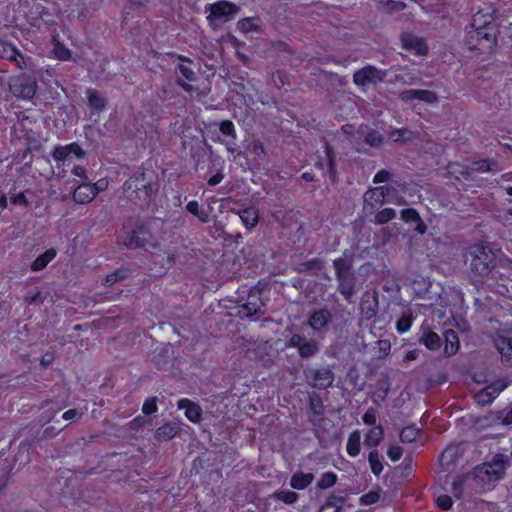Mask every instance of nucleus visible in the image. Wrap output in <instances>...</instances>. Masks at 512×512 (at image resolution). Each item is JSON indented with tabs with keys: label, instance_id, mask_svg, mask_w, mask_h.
Segmentation results:
<instances>
[{
	"label": "nucleus",
	"instance_id": "nucleus-1",
	"mask_svg": "<svg viewBox=\"0 0 512 512\" xmlns=\"http://www.w3.org/2000/svg\"><path fill=\"white\" fill-rule=\"evenodd\" d=\"M230 289L234 292L227 295L226 299L234 305L226 306L227 315L258 319L265 314V302L259 288L248 285L237 287L234 282H230Z\"/></svg>",
	"mask_w": 512,
	"mask_h": 512
},
{
	"label": "nucleus",
	"instance_id": "nucleus-2",
	"mask_svg": "<svg viewBox=\"0 0 512 512\" xmlns=\"http://www.w3.org/2000/svg\"><path fill=\"white\" fill-rule=\"evenodd\" d=\"M495 254L484 244H474L468 247L466 261L469 262L472 272L479 276H487L496 266Z\"/></svg>",
	"mask_w": 512,
	"mask_h": 512
},
{
	"label": "nucleus",
	"instance_id": "nucleus-3",
	"mask_svg": "<svg viewBox=\"0 0 512 512\" xmlns=\"http://www.w3.org/2000/svg\"><path fill=\"white\" fill-rule=\"evenodd\" d=\"M333 266L338 281L337 290L347 301H350L356 287V275L352 260L342 256L333 261Z\"/></svg>",
	"mask_w": 512,
	"mask_h": 512
},
{
	"label": "nucleus",
	"instance_id": "nucleus-4",
	"mask_svg": "<svg viewBox=\"0 0 512 512\" xmlns=\"http://www.w3.org/2000/svg\"><path fill=\"white\" fill-rule=\"evenodd\" d=\"M509 461L507 456L496 454L491 461L478 465L474 469V476L482 484H490L504 477Z\"/></svg>",
	"mask_w": 512,
	"mask_h": 512
},
{
	"label": "nucleus",
	"instance_id": "nucleus-5",
	"mask_svg": "<svg viewBox=\"0 0 512 512\" xmlns=\"http://www.w3.org/2000/svg\"><path fill=\"white\" fill-rule=\"evenodd\" d=\"M226 212L229 213L228 218L231 221L240 219L244 226L250 230L255 227L259 221L258 212L253 207H244L236 202L226 198Z\"/></svg>",
	"mask_w": 512,
	"mask_h": 512
},
{
	"label": "nucleus",
	"instance_id": "nucleus-6",
	"mask_svg": "<svg viewBox=\"0 0 512 512\" xmlns=\"http://www.w3.org/2000/svg\"><path fill=\"white\" fill-rule=\"evenodd\" d=\"M496 26H489L480 29H471L467 32L470 48L491 49L496 45Z\"/></svg>",
	"mask_w": 512,
	"mask_h": 512
},
{
	"label": "nucleus",
	"instance_id": "nucleus-7",
	"mask_svg": "<svg viewBox=\"0 0 512 512\" xmlns=\"http://www.w3.org/2000/svg\"><path fill=\"white\" fill-rule=\"evenodd\" d=\"M286 348H296L301 358L308 359L320 352V343L316 339H307L301 334H293L286 343Z\"/></svg>",
	"mask_w": 512,
	"mask_h": 512
},
{
	"label": "nucleus",
	"instance_id": "nucleus-8",
	"mask_svg": "<svg viewBox=\"0 0 512 512\" xmlns=\"http://www.w3.org/2000/svg\"><path fill=\"white\" fill-rule=\"evenodd\" d=\"M386 76V71L380 70L372 65H366L353 74V82L358 87H363L368 84L376 86L384 82Z\"/></svg>",
	"mask_w": 512,
	"mask_h": 512
},
{
	"label": "nucleus",
	"instance_id": "nucleus-9",
	"mask_svg": "<svg viewBox=\"0 0 512 512\" xmlns=\"http://www.w3.org/2000/svg\"><path fill=\"white\" fill-rule=\"evenodd\" d=\"M384 202L395 203L398 205L405 204V202L398 198L397 200H391L389 198V187L387 186H379L375 188H371L364 194V210L372 213L373 212V204H383Z\"/></svg>",
	"mask_w": 512,
	"mask_h": 512
},
{
	"label": "nucleus",
	"instance_id": "nucleus-10",
	"mask_svg": "<svg viewBox=\"0 0 512 512\" xmlns=\"http://www.w3.org/2000/svg\"><path fill=\"white\" fill-rule=\"evenodd\" d=\"M127 190L126 197L131 201H147L153 193V186L147 184L144 176L130 179L125 183Z\"/></svg>",
	"mask_w": 512,
	"mask_h": 512
},
{
	"label": "nucleus",
	"instance_id": "nucleus-11",
	"mask_svg": "<svg viewBox=\"0 0 512 512\" xmlns=\"http://www.w3.org/2000/svg\"><path fill=\"white\" fill-rule=\"evenodd\" d=\"M304 374L307 383L317 389L328 388L334 381V374L332 370L326 367L320 369H307Z\"/></svg>",
	"mask_w": 512,
	"mask_h": 512
},
{
	"label": "nucleus",
	"instance_id": "nucleus-12",
	"mask_svg": "<svg viewBox=\"0 0 512 512\" xmlns=\"http://www.w3.org/2000/svg\"><path fill=\"white\" fill-rule=\"evenodd\" d=\"M36 88V82L25 77L15 78L10 83L11 92L15 96L21 97L25 100H29L34 97Z\"/></svg>",
	"mask_w": 512,
	"mask_h": 512
},
{
	"label": "nucleus",
	"instance_id": "nucleus-13",
	"mask_svg": "<svg viewBox=\"0 0 512 512\" xmlns=\"http://www.w3.org/2000/svg\"><path fill=\"white\" fill-rule=\"evenodd\" d=\"M85 156V152L76 143H71L66 146L57 147L54 150L53 157L58 164L64 165L65 162H70L73 159H81Z\"/></svg>",
	"mask_w": 512,
	"mask_h": 512
},
{
	"label": "nucleus",
	"instance_id": "nucleus-14",
	"mask_svg": "<svg viewBox=\"0 0 512 512\" xmlns=\"http://www.w3.org/2000/svg\"><path fill=\"white\" fill-rule=\"evenodd\" d=\"M401 42L406 50L413 51L417 55L423 56L428 53V46L425 40L413 33H403Z\"/></svg>",
	"mask_w": 512,
	"mask_h": 512
},
{
	"label": "nucleus",
	"instance_id": "nucleus-15",
	"mask_svg": "<svg viewBox=\"0 0 512 512\" xmlns=\"http://www.w3.org/2000/svg\"><path fill=\"white\" fill-rule=\"evenodd\" d=\"M506 386L507 384L501 380L488 385L475 395V400L478 404L485 406L491 403Z\"/></svg>",
	"mask_w": 512,
	"mask_h": 512
},
{
	"label": "nucleus",
	"instance_id": "nucleus-16",
	"mask_svg": "<svg viewBox=\"0 0 512 512\" xmlns=\"http://www.w3.org/2000/svg\"><path fill=\"white\" fill-rule=\"evenodd\" d=\"M180 75L177 78L178 83L188 92H193L194 88L191 85L196 80V73L194 71V64L191 61H183L178 65Z\"/></svg>",
	"mask_w": 512,
	"mask_h": 512
},
{
	"label": "nucleus",
	"instance_id": "nucleus-17",
	"mask_svg": "<svg viewBox=\"0 0 512 512\" xmlns=\"http://www.w3.org/2000/svg\"><path fill=\"white\" fill-rule=\"evenodd\" d=\"M399 98L404 102H410L417 99L428 104L435 103L438 100L435 92L421 89L404 90L399 94Z\"/></svg>",
	"mask_w": 512,
	"mask_h": 512
},
{
	"label": "nucleus",
	"instance_id": "nucleus-18",
	"mask_svg": "<svg viewBox=\"0 0 512 512\" xmlns=\"http://www.w3.org/2000/svg\"><path fill=\"white\" fill-rule=\"evenodd\" d=\"M97 196V190L90 182H80L74 189L73 199L78 204L90 203Z\"/></svg>",
	"mask_w": 512,
	"mask_h": 512
},
{
	"label": "nucleus",
	"instance_id": "nucleus-19",
	"mask_svg": "<svg viewBox=\"0 0 512 512\" xmlns=\"http://www.w3.org/2000/svg\"><path fill=\"white\" fill-rule=\"evenodd\" d=\"M209 26L218 30L224 25V1H218L209 7V15L207 16Z\"/></svg>",
	"mask_w": 512,
	"mask_h": 512
},
{
	"label": "nucleus",
	"instance_id": "nucleus-20",
	"mask_svg": "<svg viewBox=\"0 0 512 512\" xmlns=\"http://www.w3.org/2000/svg\"><path fill=\"white\" fill-rule=\"evenodd\" d=\"M332 320V314L331 312L326 309H319L314 311L309 319H308V325L314 330V331H321L323 328H325Z\"/></svg>",
	"mask_w": 512,
	"mask_h": 512
},
{
	"label": "nucleus",
	"instance_id": "nucleus-21",
	"mask_svg": "<svg viewBox=\"0 0 512 512\" xmlns=\"http://www.w3.org/2000/svg\"><path fill=\"white\" fill-rule=\"evenodd\" d=\"M177 407L180 410H184V414L189 421L193 423H198L200 421L202 409L190 399H180L177 403Z\"/></svg>",
	"mask_w": 512,
	"mask_h": 512
},
{
	"label": "nucleus",
	"instance_id": "nucleus-22",
	"mask_svg": "<svg viewBox=\"0 0 512 512\" xmlns=\"http://www.w3.org/2000/svg\"><path fill=\"white\" fill-rule=\"evenodd\" d=\"M418 341L432 351L438 350L442 343L437 333L425 327L421 328Z\"/></svg>",
	"mask_w": 512,
	"mask_h": 512
},
{
	"label": "nucleus",
	"instance_id": "nucleus-23",
	"mask_svg": "<svg viewBox=\"0 0 512 512\" xmlns=\"http://www.w3.org/2000/svg\"><path fill=\"white\" fill-rule=\"evenodd\" d=\"M469 168L473 172H481V173L498 172L501 170L498 161L495 159H492V158L473 161L470 164Z\"/></svg>",
	"mask_w": 512,
	"mask_h": 512
},
{
	"label": "nucleus",
	"instance_id": "nucleus-24",
	"mask_svg": "<svg viewBox=\"0 0 512 512\" xmlns=\"http://www.w3.org/2000/svg\"><path fill=\"white\" fill-rule=\"evenodd\" d=\"M361 310L367 319H371L376 316L378 312V297L375 292H373L371 296H364L361 302Z\"/></svg>",
	"mask_w": 512,
	"mask_h": 512
},
{
	"label": "nucleus",
	"instance_id": "nucleus-25",
	"mask_svg": "<svg viewBox=\"0 0 512 512\" xmlns=\"http://www.w3.org/2000/svg\"><path fill=\"white\" fill-rule=\"evenodd\" d=\"M489 26H496L495 19L493 14L490 12H484L483 10L478 11L472 19L471 28L472 29H480L486 28Z\"/></svg>",
	"mask_w": 512,
	"mask_h": 512
},
{
	"label": "nucleus",
	"instance_id": "nucleus-26",
	"mask_svg": "<svg viewBox=\"0 0 512 512\" xmlns=\"http://www.w3.org/2000/svg\"><path fill=\"white\" fill-rule=\"evenodd\" d=\"M179 431V426L176 422H167L160 426L155 433L158 441H168L174 438Z\"/></svg>",
	"mask_w": 512,
	"mask_h": 512
},
{
	"label": "nucleus",
	"instance_id": "nucleus-27",
	"mask_svg": "<svg viewBox=\"0 0 512 512\" xmlns=\"http://www.w3.org/2000/svg\"><path fill=\"white\" fill-rule=\"evenodd\" d=\"M384 437V429L381 425L374 426L368 430L364 438V444L370 448L376 449Z\"/></svg>",
	"mask_w": 512,
	"mask_h": 512
},
{
	"label": "nucleus",
	"instance_id": "nucleus-28",
	"mask_svg": "<svg viewBox=\"0 0 512 512\" xmlns=\"http://www.w3.org/2000/svg\"><path fill=\"white\" fill-rule=\"evenodd\" d=\"M495 347L501 355L502 362L512 361V342L507 337H499L495 340Z\"/></svg>",
	"mask_w": 512,
	"mask_h": 512
},
{
	"label": "nucleus",
	"instance_id": "nucleus-29",
	"mask_svg": "<svg viewBox=\"0 0 512 512\" xmlns=\"http://www.w3.org/2000/svg\"><path fill=\"white\" fill-rule=\"evenodd\" d=\"M314 480L312 473L296 472L290 478V486L293 489L303 490L308 487Z\"/></svg>",
	"mask_w": 512,
	"mask_h": 512
},
{
	"label": "nucleus",
	"instance_id": "nucleus-30",
	"mask_svg": "<svg viewBox=\"0 0 512 512\" xmlns=\"http://www.w3.org/2000/svg\"><path fill=\"white\" fill-rule=\"evenodd\" d=\"M444 340V353L447 356L454 355L458 351L460 345L457 333L452 329L446 330L444 332Z\"/></svg>",
	"mask_w": 512,
	"mask_h": 512
},
{
	"label": "nucleus",
	"instance_id": "nucleus-31",
	"mask_svg": "<svg viewBox=\"0 0 512 512\" xmlns=\"http://www.w3.org/2000/svg\"><path fill=\"white\" fill-rule=\"evenodd\" d=\"M361 450V434L358 430L353 431L347 440L346 451L349 456L356 457Z\"/></svg>",
	"mask_w": 512,
	"mask_h": 512
},
{
	"label": "nucleus",
	"instance_id": "nucleus-32",
	"mask_svg": "<svg viewBox=\"0 0 512 512\" xmlns=\"http://www.w3.org/2000/svg\"><path fill=\"white\" fill-rule=\"evenodd\" d=\"M224 209V200L222 198L212 197L208 201V217L210 218V222H216L218 217L223 213Z\"/></svg>",
	"mask_w": 512,
	"mask_h": 512
},
{
	"label": "nucleus",
	"instance_id": "nucleus-33",
	"mask_svg": "<svg viewBox=\"0 0 512 512\" xmlns=\"http://www.w3.org/2000/svg\"><path fill=\"white\" fill-rule=\"evenodd\" d=\"M57 255L55 249H48L45 253L38 256L31 265L33 271H40L45 268Z\"/></svg>",
	"mask_w": 512,
	"mask_h": 512
},
{
	"label": "nucleus",
	"instance_id": "nucleus-34",
	"mask_svg": "<svg viewBox=\"0 0 512 512\" xmlns=\"http://www.w3.org/2000/svg\"><path fill=\"white\" fill-rule=\"evenodd\" d=\"M324 268V261L320 258H313L306 262L298 263L294 267L297 273H305L308 271H320Z\"/></svg>",
	"mask_w": 512,
	"mask_h": 512
},
{
	"label": "nucleus",
	"instance_id": "nucleus-35",
	"mask_svg": "<svg viewBox=\"0 0 512 512\" xmlns=\"http://www.w3.org/2000/svg\"><path fill=\"white\" fill-rule=\"evenodd\" d=\"M269 499L282 501L287 505H292L299 499V494L290 490H278L269 495Z\"/></svg>",
	"mask_w": 512,
	"mask_h": 512
},
{
	"label": "nucleus",
	"instance_id": "nucleus-36",
	"mask_svg": "<svg viewBox=\"0 0 512 512\" xmlns=\"http://www.w3.org/2000/svg\"><path fill=\"white\" fill-rule=\"evenodd\" d=\"M391 389V384L388 381L378 382V389L373 393L372 400L376 405H380L382 401H384L389 394Z\"/></svg>",
	"mask_w": 512,
	"mask_h": 512
},
{
	"label": "nucleus",
	"instance_id": "nucleus-37",
	"mask_svg": "<svg viewBox=\"0 0 512 512\" xmlns=\"http://www.w3.org/2000/svg\"><path fill=\"white\" fill-rule=\"evenodd\" d=\"M396 211L392 208H384L375 214L373 222L377 225L388 223L396 217Z\"/></svg>",
	"mask_w": 512,
	"mask_h": 512
},
{
	"label": "nucleus",
	"instance_id": "nucleus-38",
	"mask_svg": "<svg viewBox=\"0 0 512 512\" xmlns=\"http://www.w3.org/2000/svg\"><path fill=\"white\" fill-rule=\"evenodd\" d=\"M186 209L191 214L197 216L200 221H202L204 223L210 222V218L208 217V213L205 210L200 209L199 204H198L197 201H190V202H188L187 205H186Z\"/></svg>",
	"mask_w": 512,
	"mask_h": 512
},
{
	"label": "nucleus",
	"instance_id": "nucleus-39",
	"mask_svg": "<svg viewBox=\"0 0 512 512\" xmlns=\"http://www.w3.org/2000/svg\"><path fill=\"white\" fill-rule=\"evenodd\" d=\"M364 142L373 148H379L384 143V137L380 132L376 130H370L366 133Z\"/></svg>",
	"mask_w": 512,
	"mask_h": 512
},
{
	"label": "nucleus",
	"instance_id": "nucleus-40",
	"mask_svg": "<svg viewBox=\"0 0 512 512\" xmlns=\"http://www.w3.org/2000/svg\"><path fill=\"white\" fill-rule=\"evenodd\" d=\"M368 461L373 474L379 476L383 471V465L380 461L377 449H373L368 455Z\"/></svg>",
	"mask_w": 512,
	"mask_h": 512
},
{
	"label": "nucleus",
	"instance_id": "nucleus-41",
	"mask_svg": "<svg viewBox=\"0 0 512 512\" xmlns=\"http://www.w3.org/2000/svg\"><path fill=\"white\" fill-rule=\"evenodd\" d=\"M337 481V475L334 472H325L321 475L317 482L319 489H328L332 487Z\"/></svg>",
	"mask_w": 512,
	"mask_h": 512
},
{
	"label": "nucleus",
	"instance_id": "nucleus-42",
	"mask_svg": "<svg viewBox=\"0 0 512 512\" xmlns=\"http://www.w3.org/2000/svg\"><path fill=\"white\" fill-rule=\"evenodd\" d=\"M17 49L6 41H0V57L3 59H15L17 56Z\"/></svg>",
	"mask_w": 512,
	"mask_h": 512
},
{
	"label": "nucleus",
	"instance_id": "nucleus-43",
	"mask_svg": "<svg viewBox=\"0 0 512 512\" xmlns=\"http://www.w3.org/2000/svg\"><path fill=\"white\" fill-rule=\"evenodd\" d=\"M419 434V429L414 426L404 427L400 433V439L402 442L411 443L413 442Z\"/></svg>",
	"mask_w": 512,
	"mask_h": 512
},
{
	"label": "nucleus",
	"instance_id": "nucleus-44",
	"mask_svg": "<svg viewBox=\"0 0 512 512\" xmlns=\"http://www.w3.org/2000/svg\"><path fill=\"white\" fill-rule=\"evenodd\" d=\"M389 138L395 142L408 141L412 139V132L408 129H393L389 133Z\"/></svg>",
	"mask_w": 512,
	"mask_h": 512
},
{
	"label": "nucleus",
	"instance_id": "nucleus-45",
	"mask_svg": "<svg viewBox=\"0 0 512 512\" xmlns=\"http://www.w3.org/2000/svg\"><path fill=\"white\" fill-rule=\"evenodd\" d=\"M381 9L385 12L401 11L405 8V3L395 0H387L381 3Z\"/></svg>",
	"mask_w": 512,
	"mask_h": 512
},
{
	"label": "nucleus",
	"instance_id": "nucleus-46",
	"mask_svg": "<svg viewBox=\"0 0 512 512\" xmlns=\"http://www.w3.org/2000/svg\"><path fill=\"white\" fill-rule=\"evenodd\" d=\"M128 271L126 269H119L112 274L106 276L105 282L107 285H113L119 280L127 278Z\"/></svg>",
	"mask_w": 512,
	"mask_h": 512
},
{
	"label": "nucleus",
	"instance_id": "nucleus-47",
	"mask_svg": "<svg viewBox=\"0 0 512 512\" xmlns=\"http://www.w3.org/2000/svg\"><path fill=\"white\" fill-rule=\"evenodd\" d=\"M419 213L413 208L403 209L401 211V219L406 223H414L419 220Z\"/></svg>",
	"mask_w": 512,
	"mask_h": 512
},
{
	"label": "nucleus",
	"instance_id": "nucleus-48",
	"mask_svg": "<svg viewBox=\"0 0 512 512\" xmlns=\"http://www.w3.org/2000/svg\"><path fill=\"white\" fill-rule=\"evenodd\" d=\"M88 103L91 108L96 110L104 107V100L95 92H88Z\"/></svg>",
	"mask_w": 512,
	"mask_h": 512
},
{
	"label": "nucleus",
	"instance_id": "nucleus-49",
	"mask_svg": "<svg viewBox=\"0 0 512 512\" xmlns=\"http://www.w3.org/2000/svg\"><path fill=\"white\" fill-rule=\"evenodd\" d=\"M412 324V317L410 315H403L397 321L396 327L399 333L408 331Z\"/></svg>",
	"mask_w": 512,
	"mask_h": 512
},
{
	"label": "nucleus",
	"instance_id": "nucleus-50",
	"mask_svg": "<svg viewBox=\"0 0 512 512\" xmlns=\"http://www.w3.org/2000/svg\"><path fill=\"white\" fill-rule=\"evenodd\" d=\"M255 20L253 18H244L237 23L238 29L243 33H248L255 28Z\"/></svg>",
	"mask_w": 512,
	"mask_h": 512
},
{
	"label": "nucleus",
	"instance_id": "nucleus-51",
	"mask_svg": "<svg viewBox=\"0 0 512 512\" xmlns=\"http://www.w3.org/2000/svg\"><path fill=\"white\" fill-rule=\"evenodd\" d=\"M54 54L59 60L70 59V51L60 43H56L54 46Z\"/></svg>",
	"mask_w": 512,
	"mask_h": 512
},
{
	"label": "nucleus",
	"instance_id": "nucleus-52",
	"mask_svg": "<svg viewBox=\"0 0 512 512\" xmlns=\"http://www.w3.org/2000/svg\"><path fill=\"white\" fill-rule=\"evenodd\" d=\"M379 499L380 494L378 492L370 491L361 497V502L364 505H371L378 502Z\"/></svg>",
	"mask_w": 512,
	"mask_h": 512
},
{
	"label": "nucleus",
	"instance_id": "nucleus-53",
	"mask_svg": "<svg viewBox=\"0 0 512 512\" xmlns=\"http://www.w3.org/2000/svg\"><path fill=\"white\" fill-rule=\"evenodd\" d=\"M327 160H328V172L330 174V177L334 179L335 177V167H334V156L333 152L330 149V147L326 146L325 148Z\"/></svg>",
	"mask_w": 512,
	"mask_h": 512
},
{
	"label": "nucleus",
	"instance_id": "nucleus-54",
	"mask_svg": "<svg viewBox=\"0 0 512 512\" xmlns=\"http://www.w3.org/2000/svg\"><path fill=\"white\" fill-rule=\"evenodd\" d=\"M402 453V448L399 446L392 445L387 450L388 457L390 458V460L394 462L400 460V458L402 457Z\"/></svg>",
	"mask_w": 512,
	"mask_h": 512
},
{
	"label": "nucleus",
	"instance_id": "nucleus-55",
	"mask_svg": "<svg viewBox=\"0 0 512 512\" xmlns=\"http://www.w3.org/2000/svg\"><path fill=\"white\" fill-rule=\"evenodd\" d=\"M363 422L366 425L376 424V411L374 408H368L362 417Z\"/></svg>",
	"mask_w": 512,
	"mask_h": 512
},
{
	"label": "nucleus",
	"instance_id": "nucleus-56",
	"mask_svg": "<svg viewBox=\"0 0 512 512\" xmlns=\"http://www.w3.org/2000/svg\"><path fill=\"white\" fill-rule=\"evenodd\" d=\"M142 411L144 414H152L157 411V404L155 398L147 399L142 407Z\"/></svg>",
	"mask_w": 512,
	"mask_h": 512
},
{
	"label": "nucleus",
	"instance_id": "nucleus-57",
	"mask_svg": "<svg viewBox=\"0 0 512 512\" xmlns=\"http://www.w3.org/2000/svg\"><path fill=\"white\" fill-rule=\"evenodd\" d=\"M10 61L15 62L19 69H26L30 66L31 59L30 58L26 59L23 55H21L17 51V56L15 57V59H11Z\"/></svg>",
	"mask_w": 512,
	"mask_h": 512
},
{
	"label": "nucleus",
	"instance_id": "nucleus-58",
	"mask_svg": "<svg viewBox=\"0 0 512 512\" xmlns=\"http://www.w3.org/2000/svg\"><path fill=\"white\" fill-rule=\"evenodd\" d=\"M452 503V499L448 495H441L437 498V505L443 510L451 508Z\"/></svg>",
	"mask_w": 512,
	"mask_h": 512
},
{
	"label": "nucleus",
	"instance_id": "nucleus-59",
	"mask_svg": "<svg viewBox=\"0 0 512 512\" xmlns=\"http://www.w3.org/2000/svg\"><path fill=\"white\" fill-rule=\"evenodd\" d=\"M390 176H391V173L388 170L382 169L375 174V176L373 178V182L374 183L387 182L390 179Z\"/></svg>",
	"mask_w": 512,
	"mask_h": 512
},
{
	"label": "nucleus",
	"instance_id": "nucleus-60",
	"mask_svg": "<svg viewBox=\"0 0 512 512\" xmlns=\"http://www.w3.org/2000/svg\"><path fill=\"white\" fill-rule=\"evenodd\" d=\"M343 502H344V497L342 495L331 494L327 498L325 503L341 509V505Z\"/></svg>",
	"mask_w": 512,
	"mask_h": 512
},
{
	"label": "nucleus",
	"instance_id": "nucleus-61",
	"mask_svg": "<svg viewBox=\"0 0 512 512\" xmlns=\"http://www.w3.org/2000/svg\"><path fill=\"white\" fill-rule=\"evenodd\" d=\"M143 233V228L139 227L137 231L133 233V236L128 243L131 246H141L144 244L143 240L140 238V235Z\"/></svg>",
	"mask_w": 512,
	"mask_h": 512
},
{
	"label": "nucleus",
	"instance_id": "nucleus-62",
	"mask_svg": "<svg viewBox=\"0 0 512 512\" xmlns=\"http://www.w3.org/2000/svg\"><path fill=\"white\" fill-rule=\"evenodd\" d=\"M239 7L226 1V21H229L238 12Z\"/></svg>",
	"mask_w": 512,
	"mask_h": 512
},
{
	"label": "nucleus",
	"instance_id": "nucleus-63",
	"mask_svg": "<svg viewBox=\"0 0 512 512\" xmlns=\"http://www.w3.org/2000/svg\"><path fill=\"white\" fill-rule=\"evenodd\" d=\"M75 177L80 178L81 182H87L86 170L81 166H75L72 170Z\"/></svg>",
	"mask_w": 512,
	"mask_h": 512
},
{
	"label": "nucleus",
	"instance_id": "nucleus-64",
	"mask_svg": "<svg viewBox=\"0 0 512 512\" xmlns=\"http://www.w3.org/2000/svg\"><path fill=\"white\" fill-rule=\"evenodd\" d=\"M82 415L81 412H79L76 409H69L63 413V419L66 421L74 420Z\"/></svg>",
	"mask_w": 512,
	"mask_h": 512
}]
</instances>
